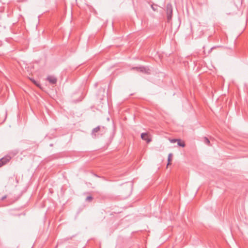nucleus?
<instances>
[{"label":"nucleus","instance_id":"1","mask_svg":"<svg viewBox=\"0 0 248 248\" xmlns=\"http://www.w3.org/2000/svg\"><path fill=\"white\" fill-rule=\"evenodd\" d=\"M166 14L168 21L169 22L171 19L172 14V6L170 3H168L166 5Z\"/></svg>","mask_w":248,"mask_h":248},{"label":"nucleus","instance_id":"2","mask_svg":"<svg viewBox=\"0 0 248 248\" xmlns=\"http://www.w3.org/2000/svg\"><path fill=\"white\" fill-rule=\"evenodd\" d=\"M132 69L133 70H137L138 71H140V72L144 73L145 74H149L150 73V69L146 66H140V67H132Z\"/></svg>","mask_w":248,"mask_h":248},{"label":"nucleus","instance_id":"3","mask_svg":"<svg viewBox=\"0 0 248 248\" xmlns=\"http://www.w3.org/2000/svg\"><path fill=\"white\" fill-rule=\"evenodd\" d=\"M11 158V156H10L9 155H7L0 159V167L9 162Z\"/></svg>","mask_w":248,"mask_h":248},{"label":"nucleus","instance_id":"4","mask_svg":"<svg viewBox=\"0 0 248 248\" xmlns=\"http://www.w3.org/2000/svg\"><path fill=\"white\" fill-rule=\"evenodd\" d=\"M46 79L52 84H56L57 81V78L53 76H48L47 77Z\"/></svg>","mask_w":248,"mask_h":248},{"label":"nucleus","instance_id":"5","mask_svg":"<svg viewBox=\"0 0 248 248\" xmlns=\"http://www.w3.org/2000/svg\"><path fill=\"white\" fill-rule=\"evenodd\" d=\"M141 138L143 140H146L147 143H149L151 141V139L148 137L147 133H142L141 134Z\"/></svg>","mask_w":248,"mask_h":248},{"label":"nucleus","instance_id":"6","mask_svg":"<svg viewBox=\"0 0 248 248\" xmlns=\"http://www.w3.org/2000/svg\"><path fill=\"white\" fill-rule=\"evenodd\" d=\"M100 129V126H98L96 127L95 128H93L92 132V135L93 138H96V133L99 131Z\"/></svg>","mask_w":248,"mask_h":248},{"label":"nucleus","instance_id":"7","mask_svg":"<svg viewBox=\"0 0 248 248\" xmlns=\"http://www.w3.org/2000/svg\"><path fill=\"white\" fill-rule=\"evenodd\" d=\"M177 144L178 146L184 147L185 146V143L184 141H182L180 139H178Z\"/></svg>","mask_w":248,"mask_h":248},{"label":"nucleus","instance_id":"8","mask_svg":"<svg viewBox=\"0 0 248 248\" xmlns=\"http://www.w3.org/2000/svg\"><path fill=\"white\" fill-rule=\"evenodd\" d=\"M172 154L171 153H170L169 154L168 158V164L167 166L170 165V162L171 160V157H172Z\"/></svg>","mask_w":248,"mask_h":248},{"label":"nucleus","instance_id":"9","mask_svg":"<svg viewBox=\"0 0 248 248\" xmlns=\"http://www.w3.org/2000/svg\"><path fill=\"white\" fill-rule=\"evenodd\" d=\"M204 142H205V143H206L207 145H209V144H210V140L206 137L204 138Z\"/></svg>","mask_w":248,"mask_h":248},{"label":"nucleus","instance_id":"10","mask_svg":"<svg viewBox=\"0 0 248 248\" xmlns=\"http://www.w3.org/2000/svg\"><path fill=\"white\" fill-rule=\"evenodd\" d=\"M93 199V197L90 196H88L87 197V198H86V202H90L92 201V200Z\"/></svg>","mask_w":248,"mask_h":248},{"label":"nucleus","instance_id":"11","mask_svg":"<svg viewBox=\"0 0 248 248\" xmlns=\"http://www.w3.org/2000/svg\"><path fill=\"white\" fill-rule=\"evenodd\" d=\"M177 140H178V139H175L170 140V142L172 143H175L177 141Z\"/></svg>","mask_w":248,"mask_h":248},{"label":"nucleus","instance_id":"12","mask_svg":"<svg viewBox=\"0 0 248 248\" xmlns=\"http://www.w3.org/2000/svg\"><path fill=\"white\" fill-rule=\"evenodd\" d=\"M217 46H213L212 47V48H210V49L209 50V51L208 52V54L207 55H209L211 52L212 51V50L216 48H217Z\"/></svg>","mask_w":248,"mask_h":248},{"label":"nucleus","instance_id":"13","mask_svg":"<svg viewBox=\"0 0 248 248\" xmlns=\"http://www.w3.org/2000/svg\"><path fill=\"white\" fill-rule=\"evenodd\" d=\"M151 7L154 11H156V10H157L156 8H155L153 5H152Z\"/></svg>","mask_w":248,"mask_h":248},{"label":"nucleus","instance_id":"14","mask_svg":"<svg viewBox=\"0 0 248 248\" xmlns=\"http://www.w3.org/2000/svg\"><path fill=\"white\" fill-rule=\"evenodd\" d=\"M31 80L32 81V82H33L34 84H35L36 85H37L36 82L34 80H32V79H31Z\"/></svg>","mask_w":248,"mask_h":248},{"label":"nucleus","instance_id":"15","mask_svg":"<svg viewBox=\"0 0 248 248\" xmlns=\"http://www.w3.org/2000/svg\"><path fill=\"white\" fill-rule=\"evenodd\" d=\"M238 1H240V4L241 5L242 3V0H238Z\"/></svg>","mask_w":248,"mask_h":248},{"label":"nucleus","instance_id":"16","mask_svg":"<svg viewBox=\"0 0 248 248\" xmlns=\"http://www.w3.org/2000/svg\"><path fill=\"white\" fill-rule=\"evenodd\" d=\"M203 52H204V54H206V52H205V51H203Z\"/></svg>","mask_w":248,"mask_h":248},{"label":"nucleus","instance_id":"17","mask_svg":"<svg viewBox=\"0 0 248 248\" xmlns=\"http://www.w3.org/2000/svg\"><path fill=\"white\" fill-rule=\"evenodd\" d=\"M4 198H5V197H3L2 199H4Z\"/></svg>","mask_w":248,"mask_h":248}]
</instances>
